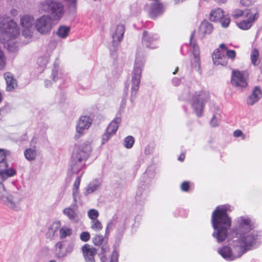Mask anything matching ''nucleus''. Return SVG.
I'll return each instance as SVG.
<instances>
[{
    "label": "nucleus",
    "mask_w": 262,
    "mask_h": 262,
    "mask_svg": "<svg viewBox=\"0 0 262 262\" xmlns=\"http://www.w3.org/2000/svg\"><path fill=\"white\" fill-rule=\"evenodd\" d=\"M254 226L248 216L237 217L233 228L235 237L227 246L219 249L218 253L227 260L232 261L241 257L247 251L257 248L262 242L259 233L253 231Z\"/></svg>",
    "instance_id": "nucleus-1"
},
{
    "label": "nucleus",
    "mask_w": 262,
    "mask_h": 262,
    "mask_svg": "<svg viewBox=\"0 0 262 262\" xmlns=\"http://www.w3.org/2000/svg\"><path fill=\"white\" fill-rule=\"evenodd\" d=\"M228 211H231L230 206L226 204L217 206L212 213L211 221L214 229L212 236L219 243L225 241L231 226V219L227 214Z\"/></svg>",
    "instance_id": "nucleus-2"
},
{
    "label": "nucleus",
    "mask_w": 262,
    "mask_h": 262,
    "mask_svg": "<svg viewBox=\"0 0 262 262\" xmlns=\"http://www.w3.org/2000/svg\"><path fill=\"white\" fill-rule=\"evenodd\" d=\"M20 29L17 24L12 19L0 16V42L11 52L17 50V38Z\"/></svg>",
    "instance_id": "nucleus-3"
},
{
    "label": "nucleus",
    "mask_w": 262,
    "mask_h": 262,
    "mask_svg": "<svg viewBox=\"0 0 262 262\" xmlns=\"http://www.w3.org/2000/svg\"><path fill=\"white\" fill-rule=\"evenodd\" d=\"M91 150V142L90 141H84L75 145L70 163L73 173H76L83 168Z\"/></svg>",
    "instance_id": "nucleus-4"
},
{
    "label": "nucleus",
    "mask_w": 262,
    "mask_h": 262,
    "mask_svg": "<svg viewBox=\"0 0 262 262\" xmlns=\"http://www.w3.org/2000/svg\"><path fill=\"white\" fill-rule=\"evenodd\" d=\"M209 98V94L206 91L195 92L191 88L184 89L179 99L182 100H192V107L198 117L202 116L205 102Z\"/></svg>",
    "instance_id": "nucleus-5"
},
{
    "label": "nucleus",
    "mask_w": 262,
    "mask_h": 262,
    "mask_svg": "<svg viewBox=\"0 0 262 262\" xmlns=\"http://www.w3.org/2000/svg\"><path fill=\"white\" fill-rule=\"evenodd\" d=\"M24 196L19 191H13L10 194L7 193L5 187L0 182V204L9 209L16 212L21 211L24 207Z\"/></svg>",
    "instance_id": "nucleus-6"
},
{
    "label": "nucleus",
    "mask_w": 262,
    "mask_h": 262,
    "mask_svg": "<svg viewBox=\"0 0 262 262\" xmlns=\"http://www.w3.org/2000/svg\"><path fill=\"white\" fill-rule=\"evenodd\" d=\"M144 61L142 58L136 57L133 71L130 75V79L127 84L125 85V91L124 95L126 97L128 95V90L130 85V101L133 103L137 96L139 89L142 72L144 68Z\"/></svg>",
    "instance_id": "nucleus-7"
},
{
    "label": "nucleus",
    "mask_w": 262,
    "mask_h": 262,
    "mask_svg": "<svg viewBox=\"0 0 262 262\" xmlns=\"http://www.w3.org/2000/svg\"><path fill=\"white\" fill-rule=\"evenodd\" d=\"M38 11L40 13H49L53 21H59L63 16L65 11L64 5L55 0H44L39 3Z\"/></svg>",
    "instance_id": "nucleus-8"
},
{
    "label": "nucleus",
    "mask_w": 262,
    "mask_h": 262,
    "mask_svg": "<svg viewBox=\"0 0 262 262\" xmlns=\"http://www.w3.org/2000/svg\"><path fill=\"white\" fill-rule=\"evenodd\" d=\"M53 26V21L49 14H43L35 20V30L41 35L50 34Z\"/></svg>",
    "instance_id": "nucleus-9"
},
{
    "label": "nucleus",
    "mask_w": 262,
    "mask_h": 262,
    "mask_svg": "<svg viewBox=\"0 0 262 262\" xmlns=\"http://www.w3.org/2000/svg\"><path fill=\"white\" fill-rule=\"evenodd\" d=\"M245 19L237 23L238 27L243 30H247L251 28L253 25L258 20L259 17V11L257 8H252L245 10Z\"/></svg>",
    "instance_id": "nucleus-10"
},
{
    "label": "nucleus",
    "mask_w": 262,
    "mask_h": 262,
    "mask_svg": "<svg viewBox=\"0 0 262 262\" xmlns=\"http://www.w3.org/2000/svg\"><path fill=\"white\" fill-rule=\"evenodd\" d=\"M35 20L33 16L27 14L22 16L20 18L22 35L29 40L32 38L34 34Z\"/></svg>",
    "instance_id": "nucleus-11"
},
{
    "label": "nucleus",
    "mask_w": 262,
    "mask_h": 262,
    "mask_svg": "<svg viewBox=\"0 0 262 262\" xmlns=\"http://www.w3.org/2000/svg\"><path fill=\"white\" fill-rule=\"evenodd\" d=\"M8 155H10L9 150L0 148V179L2 181H5L16 174V171L14 169L8 168V165L6 158Z\"/></svg>",
    "instance_id": "nucleus-12"
},
{
    "label": "nucleus",
    "mask_w": 262,
    "mask_h": 262,
    "mask_svg": "<svg viewBox=\"0 0 262 262\" xmlns=\"http://www.w3.org/2000/svg\"><path fill=\"white\" fill-rule=\"evenodd\" d=\"M125 26L122 24H119L112 29V45L110 47L111 51H115L117 50L119 43L123 39L125 32Z\"/></svg>",
    "instance_id": "nucleus-13"
},
{
    "label": "nucleus",
    "mask_w": 262,
    "mask_h": 262,
    "mask_svg": "<svg viewBox=\"0 0 262 262\" xmlns=\"http://www.w3.org/2000/svg\"><path fill=\"white\" fill-rule=\"evenodd\" d=\"M92 119L89 116H81L76 123V133L75 138L78 139L83 136L92 125Z\"/></svg>",
    "instance_id": "nucleus-14"
},
{
    "label": "nucleus",
    "mask_w": 262,
    "mask_h": 262,
    "mask_svg": "<svg viewBox=\"0 0 262 262\" xmlns=\"http://www.w3.org/2000/svg\"><path fill=\"white\" fill-rule=\"evenodd\" d=\"M195 34V31H193L191 33L190 38V50L192 52L193 56V61L192 62V67L199 74H201V60L200 57V49L198 45H196L193 38Z\"/></svg>",
    "instance_id": "nucleus-15"
},
{
    "label": "nucleus",
    "mask_w": 262,
    "mask_h": 262,
    "mask_svg": "<svg viewBox=\"0 0 262 262\" xmlns=\"http://www.w3.org/2000/svg\"><path fill=\"white\" fill-rule=\"evenodd\" d=\"M159 36L158 34L148 31H144L142 38V44L144 47L150 49H155L158 47V42Z\"/></svg>",
    "instance_id": "nucleus-16"
},
{
    "label": "nucleus",
    "mask_w": 262,
    "mask_h": 262,
    "mask_svg": "<svg viewBox=\"0 0 262 262\" xmlns=\"http://www.w3.org/2000/svg\"><path fill=\"white\" fill-rule=\"evenodd\" d=\"M248 75L245 72L233 71L231 82L233 86L238 88H245L247 85Z\"/></svg>",
    "instance_id": "nucleus-17"
},
{
    "label": "nucleus",
    "mask_w": 262,
    "mask_h": 262,
    "mask_svg": "<svg viewBox=\"0 0 262 262\" xmlns=\"http://www.w3.org/2000/svg\"><path fill=\"white\" fill-rule=\"evenodd\" d=\"M76 204L75 203L74 205H71L65 208L62 210L63 214L73 223H77L81 219V215L77 209Z\"/></svg>",
    "instance_id": "nucleus-18"
},
{
    "label": "nucleus",
    "mask_w": 262,
    "mask_h": 262,
    "mask_svg": "<svg viewBox=\"0 0 262 262\" xmlns=\"http://www.w3.org/2000/svg\"><path fill=\"white\" fill-rule=\"evenodd\" d=\"M81 250L85 262H96L97 250L95 248L89 244H85Z\"/></svg>",
    "instance_id": "nucleus-19"
},
{
    "label": "nucleus",
    "mask_w": 262,
    "mask_h": 262,
    "mask_svg": "<svg viewBox=\"0 0 262 262\" xmlns=\"http://www.w3.org/2000/svg\"><path fill=\"white\" fill-rule=\"evenodd\" d=\"M101 260L102 262H106V256L110 252V246L107 243H104L101 248ZM119 254L118 251L114 250L111 255L110 262H118Z\"/></svg>",
    "instance_id": "nucleus-20"
},
{
    "label": "nucleus",
    "mask_w": 262,
    "mask_h": 262,
    "mask_svg": "<svg viewBox=\"0 0 262 262\" xmlns=\"http://www.w3.org/2000/svg\"><path fill=\"white\" fill-rule=\"evenodd\" d=\"M212 60L214 64L226 66L227 64V57L223 50L216 49L212 54Z\"/></svg>",
    "instance_id": "nucleus-21"
},
{
    "label": "nucleus",
    "mask_w": 262,
    "mask_h": 262,
    "mask_svg": "<svg viewBox=\"0 0 262 262\" xmlns=\"http://www.w3.org/2000/svg\"><path fill=\"white\" fill-rule=\"evenodd\" d=\"M213 30L212 24L204 20L201 24L198 31V35L200 38H204L206 35L210 34Z\"/></svg>",
    "instance_id": "nucleus-22"
},
{
    "label": "nucleus",
    "mask_w": 262,
    "mask_h": 262,
    "mask_svg": "<svg viewBox=\"0 0 262 262\" xmlns=\"http://www.w3.org/2000/svg\"><path fill=\"white\" fill-rule=\"evenodd\" d=\"M163 12L164 8L161 4L157 2L151 3L149 11V15L150 18L155 19L161 15Z\"/></svg>",
    "instance_id": "nucleus-23"
},
{
    "label": "nucleus",
    "mask_w": 262,
    "mask_h": 262,
    "mask_svg": "<svg viewBox=\"0 0 262 262\" xmlns=\"http://www.w3.org/2000/svg\"><path fill=\"white\" fill-rule=\"evenodd\" d=\"M262 93L260 88L258 86L253 88L252 92L247 99V103L249 105H253L258 102L261 97Z\"/></svg>",
    "instance_id": "nucleus-24"
},
{
    "label": "nucleus",
    "mask_w": 262,
    "mask_h": 262,
    "mask_svg": "<svg viewBox=\"0 0 262 262\" xmlns=\"http://www.w3.org/2000/svg\"><path fill=\"white\" fill-rule=\"evenodd\" d=\"M4 78L7 83L6 89L8 91H11L17 86L16 79L14 78L13 75L7 72L4 74Z\"/></svg>",
    "instance_id": "nucleus-25"
},
{
    "label": "nucleus",
    "mask_w": 262,
    "mask_h": 262,
    "mask_svg": "<svg viewBox=\"0 0 262 262\" xmlns=\"http://www.w3.org/2000/svg\"><path fill=\"white\" fill-rule=\"evenodd\" d=\"M101 184V182L98 179H94L90 182L88 186L84 189V195H88L90 193H92L96 191Z\"/></svg>",
    "instance_id": "nucleus-26"
},
{
    "label": "nucleus",
    "mask_w": 262,
    "mask_h": 262,
    "mask_svg": "<svg viewBox=\"0 0 262 262\" xmlns=\"http://www.w3.org/2000/svg\"><path fill=\"white\" fill-rule=\"evenodd\" d=\"M71 27L66 25H61L57 28L56 35L60 39H66L70 35Z\"/></svg>",
    "instance_id": "nucleus-27"
},
{
    "label": "nucleus",
    "mask_w": 262,
    "mask_h": 262,
    "mask_svg": "<svg viewBox=\"0 0 262 262\" xmlns=\"http://www.w3.org/2000/svg\"><path fill=\"white\" fill-rule=\"evenodd\" d=\"M83 174V172L81 173L80 176L77 177L73 185V192L72 196L73 198V201L74 203H76L77 202V198L79 196V188L81 182V179L82 176Z\"/></svg>",
    "instance_id": "nucleus-28"
},
{
    "label": "nucleus",
    "mask_w": 262,
    "mask_h": 262,
    "mask_svg": "<svg viewBox=\"0 0 262 262\" xmlns=\"http://www.w3.org/2000/svg\"><path fill=\"white\" fill-rule=\"evenodd\" d=\"M224 11L220 8L212 10L209 14V19L212 21H220L224 16Z\"/></svg>",
    "instance_id": "nucleus-29"
},
{
    "label": "nucleus",
    "mask_w": 262,
    "mask_h": 262,
    "mask_svg": "<svg viewBox=\"0 0 262 262\" xmlns=\"http://www.w3.org/2000/svg\"><path fill=\"white\" fill-rule=\"evenodd\" d=\"M121 118H115L109 124L106 131L111 134L114 135L119 127V125L121 122Z\"/></svg>",
    "instance_id": "nucleus-30"
},
{
    "label": "nucleus",
    "mask_w": 262,
    "mask_h": 262,
    "mask_svg": "<svg viewBox=\"0 0 262 262\" xmlns=\"http://www.w3.org/2000/svg\"><path fill=\"white\" fill-rule=\"evenodd\" d=\"M24 156L28 161L35 160L37 156V151L35 147L27 148L24 151Z\"/></svg>",
    "instance_id": "nucleus-31"
},
{
    "label": "nucleus",
    "mask_w": 262,
    "mask_h": 262,
    "mask_svg": "<svg viewBox=\"0 0 262 262\" xmlns=\"http://www.w3.org/2000/svg\"><path fill=\"white\" fill-rule=\"evenodd\" d=\"M52 81L54 82L63 78V73L58 66H55L52 74Z\"/></svg>",
    "instance_id": "nucleus-32"
},
{
    "label": "nucleus",
    "mask_w": 262,
    "mask_h": 262,
    "mask_svg": "<svg viewBox=\"0 0 262 262\" xmlns=\"http://www.w3.org/2000/svg\"><path fill=\"white\" fill-rule=\"evenodd\" d=\"M49 61V58L48 57H39L37 61V72L41 73L45 70L47 63Z\"/></svg>",
    "instance_id": "nucleus-33"
},
{
    "label": "nucleus",
    "mask_w": 262,
    "mask_h": 262,
    "mask_svg": "<svg viewBox=\"0 0 262 262\" xmlns=\"http://www.w3.org/2000/svg\"><path fill=\"white\" fill-rule=\"evenodd\" d=\"M213 110L216 112L215 114H214L212 119L210 120V123L211 126L216 127L219 125V120L221 117L220 110L219 107L217 106L214 105Z\"/></svg>",
    "instance_id": "nucleus-34"
},
{
    "label": "nucleus",
    "mask_w": 262,
    "mask_h": 262,
    "mask_svg": "<svg viewBox=\"0 0 262 262\" xmlns=\"http://www.w3.org/2000/svg\"><path fill=\"white\" fill-rule=\"evenodd\" d=\"M72 229L66 226H62L59 229V236L61 239H64L71 236L72 234Z\"/></svg>",
    "instance_id": "nucleus-35"
},
{
    "label": "nucleus",
    "mask_w": 262,
    "mask_h": 262,
    "mask_svg": "<svg viewBox=\"0 0 262 262\" xmlns=\"http://www.w3.org/2000/svg\"><path fill=\"white\" fill-rule=\"evenodd\" d=\"M220 48L225 52V55L227 58H230L231 60L234 59L236 56V52L233 50H228L224 44H221Z\"/></svg>",
    "instance_id": "nucleus-36"
},
{
    "label": "nucleus",
    "mask_w": 262,
    "mask_h": 262,
    "mask_svg": "<svg viewBox=\"0 0 262 262\" xmlns=\"http://www.w3.org/2000/svg\"><path fill=\"white\" fill-rule=\"evenodd\" d=\"M91 228L95 232L100 231L103 228L101 222L98 220L91 221Z\"/></svg>",
    "instance_id": "nucleus-37"
},
{
    "label": "nucleus",
    "mask_w": 262,
    "mask_h": 262,
    "mask_svg": "<svg viewBox=\"0 0 262 262\" xmlns=\"http://www.w3.org/2000/svg\"><path fill=\"white\" fill-rule=\"evenodd\" d=\"M250 58L251 60L252 63L254 66H257L259 63V52L256 49L252 50L251 54L250 55Z\"/></svg>",
    "instance_id": "nucleus-38"
},
{
    "label": "nucleus",
    "mask_w": 262,
    "mask_h": 262,
    "mask_svg": "<svg viewBox=\"0 0 262 262\" xmlns=\"http://www.w3.org/2000/svg\"><path fill=\"white\" fill-rule=\"evenodd\" d=\"M135 142V140L133 137L128 136L125 137L124 139L123 145L127 149L131 148Z\"/></svg>",
    "instance_id": "nucleus-39"
},
{
    "label": "nucleus",
    "mask_w": 262,
    "mask_h": 262,
    "mask_svg": "<svg viewBox=\"0 0 262 262\" xmlns=\"http://www.w3.org/2000/svg\"><path fill=\"white\" fill-rule=\"evenodd\" d=\"M61 222L57 221L53 223L51 227L49 229V232L52 233V236H54L55 233L60 229Z\"/></svg>",
    "instance_id": "nucleus-40"
},
{
    "label": "nucleus",
    "mask_w": 262,
    "mask_h": 262,
    "mask_svg": "<svg viewBox=\"0 0 262 262\" xmlns=\"http://www.w3.org/2000/svg\"><path fill=\"white\" fill-rule=\"evenodd\" d=\"M88 215L89 219L92 221L97 220L99 215V213L96 209H91L88 211Z\"/></svg>",
    "instance_id": "nucleus-41"
},
{
    "label": "nucleus",
    "mask_w": 262,
    "mask_h": 262,
    "mask_svg": "<svg viewBox=\"0 0 262 262\" xmlns=\"http://www.w3.org/2000/svg\"><path fill=\"white\" fill-rule=\"evenodd\" d=\"M219 21L221 23L222 26L225 28L229 26L230 23V19L228 15H224Z\"/></svg>",
    "instance_id": "nucleus-42"
},
{
    "label": "nucleus",
    "mask_w": 262,
    "mask_h": 262,
    "mask_svg": "<svg viewBox=\"0 0 262 262\" xmlns=\"http://www.w3.org/2000/svg\"><path fill=\"white\" fill-rule=\"evenodd\" d=\"M6 63V58L5 54L0 47V70H3Z\"/></svg>",
    "instance_id": "nucleus-43"
},
{
    "label": "nucleus",
    "mask_w": 262,
    "mask_h": 262,
    "mask_svg": "<svg viewBox=\"0 0 262 262\" xmlns=\"http://www.w3.org/2000/svg\"><path fill=\"white\" fill-rule=\"evenodd\" d=\"M104 240V237L102 235L99 234H96L93 239V242L96 246L101 245Z\"/></svg>",
    "instance_id": "nucleus-44"
},
{
    "label": "nucleus",
    "mask_w": 262,
    "mask_h": 262,
    "mask_svg": "<svg viewBox=\"0 0 262 262\" xmlns=\"http://www.w3.org/2000/svg\"><path fill=\"white\" fill-rule=\"evenodd\" d=\"M243 15H245V11L239 9L234 10L232 13V16L234 19L238 18Z\"/></svg>",
    "instance_id": "nucleus-45"
},
{
    "label": "nucleus",
    "mask_w": 262,
    "mask_h": 262,
    "mask_svg": "<svg viewBox=\"0 0 262 262\" xmlns=\"http://www.w3.org/2000/svg\"><path fill=\"white\" fill-rule=\"evenodd\" d=\"M80 238L83 242H88L90 238V234L88 232H82L80 234Z\"/></svg>",
    "instance_id": "nucleus-46"
},
{
    "label": "nucleus",
    "mask_w": 262,
    "mask_h": 262,
    "mask_svg": "<svg viewBox=\"0 0 262 262\" xmlns=\"http://www.w3.org/2000/svg\"><path fill=\"white\" fill-rule=\"evenodd\" d=\"M113 136V135L106 131L105 133L102 136V143L104 144L107 142Z\"/></svg>",
    "instance_id": "nucleus-47"
},
{
    "label": "nucleus",
    "mask_w": 262,
    "mask_h": 262,
    "mask_svg": "<svg viewBox=\"0 0 262 262\" xmlns=\"http://www.w3.org/2000/svg\"><path fill=\"white\" fill-rule=\"evenodd\" d=\"M254 3V0H241L240 4L243 7H249L253 5Z\"/></svg>",
    "instance_id": "nucleus-48"
},
{
    "label": "nucleus",
    "mask_w": 262,
    "mask_h": 262,
    "mask_svg": "<svg viewBox=\"0 0 262 262\" xmlns=\"http://www.w3.org/2000/svg\"><path fill=\"white\" fill-rule=\"evenodd\" d=\"M181 189L183 191H188L189 189V184L188 182H184L181 185Z\"/></svg>",
    "instance_id": "nucleus-49"
},
{
    "label": "nucleus",
    "mask_w": 262,
    "mask_h": 262,
    "mask_svg": "<svg viewBox=\"0 0 262 262\" xmlns=\"http://www.w3.org/2000/svg\"><path fill=\"white\" fill-rule=\"evenodd\" d=\"M233 135L235 137H242L243 139H245V135L243 134V132L240 130H236L234 132Z\"/></svg>",
    "instance_id": "nucleus-50"
},
{
    "label": "nucleus",
    "mask_w": 262,
    "mask_h": 262,
    "mask_svg": "<svg viewBox=\"0 0 262 262\" xmlns=\"http://www.w3.org/2000/svg\"><path fill=\"white\" fill-rule=\"evenodd\" d=\"M55 253L57 258H62L67 255V253L62 251V250L60 251L55 250Z\"/></svg>",
    "instance_id": "nucleus-51"
},
{
    "label": "nucleus",
    "mask_w": 262,
    "mask_h": 262,
    "mask_svg": "<svg viewBox=\"0 0 262 262\" xmlns=\"http://www.w3.org/2000/svg\"><path fill=\"white\" fill-rule=\"evenodd\" d=\"M112 223L111 222L108 223L106 227L105 236L107 237L110 233V228L111 227Z\"/></svg>",
    "instance_id": "nucleus-52"
},
{
    "label": "nucleus",
    "mask_w": 262,
    "mask_h": 262,
    "mask_svg": "<svg viewBox=\"0 0 262 262\" xmlns=\"http://www.w3.org/2000/svg\"><path fill=\"white\" fill-rule=\"evenodd\" d=\"M53 84V82L51 80L49 79H45V86L46 88H50L52 86Z\"/></svg>",
    "instance_id": "nucleus-53"
},
{
    "label": "nucleus",
    "mask_w": 262,
    "mask_h": 262,
    "mask_svg": "<svg viewBox=\"0 0 262 262\" xmlns=\"http://www.w3.org/2000/svg\"><path fill=\"white\" fill-rule=\"evenodd\" d=\"M172 83L173 85L177 86L180 83V80L178 78H174L172 80Z\"/></svg>",
    "instance_id": "nucleus-54"
},
{
    "label": "nucleus",
    "mask_w": 262,
    "mask_h": 262,
    "mask_svg": "<svg viewBox=\"0 0 262 262\" xmlns=\"http://www.w3.org/2000/svg\"><path fill=\"white\" fill-rule=\"evenodd\" d=\"M63 248V245L61 242H58L55 245V250L60 251Z\"/></svg>",
    "instance_id": "nucleus-55"
},
{
    "label": "nucleus",
    "mask_w": 262,
    "mask_h": 262,
    "mask_svg": "<svg viewBox=\"0 0 262 262\" xmlns=\"http://www.w3.org/2000/svg\"><path fill=\"white\" fill-rule=\"evenodd\" d=\"M68 2L71 4V5L75 8L77 4V0H67Z\"/></svg>",
    "instance_id": "nucleus-56"
},
{
    "label": "nucleus",
    "mask_w": 262,
    "mask_h": 262,
    "mask_svg": "<svg viewBox=\"0 0 262 262\" xmlns=\"http://www.w3.org/2000/svg\"><path fill=\"white\" fill-rule=\"evenodd\" d=\"M73 246L72 245H69L67 248V250H66V253L67 254L68 253H71L72 250H73Z\"/></svg>",
    "instance_id": "nucleus-57"
},
{
    "label": "nucleus",
    "mask_w": 262,
    "mask_h": 262,
    "mask_svg": "<svg viewBox=\"0 0 262 262\" xmlns=\"http://www.w3.org/2000/svg\"><path fill=\"white\" fill-rule=\"evenodd\" d=\"M184 159H185V155L183 154H181L178 158V160L181 162H182L184 161Z\"/></svg>",
    "instance_id": "nucleus-58"
},
{
    "label": "nucleus",
    "mask_w": 262,
    "mask_h": 262,
    "mask_svg": "<svg viewBox=\"0 0 262 262\" xmlns=\"http://www.w3.org/2000/svg\"><path fill=\"white\" fill-rule=\"evenodd\" d=\"M10 13L12 16H15L17 14V11L16 10L13 9L11 10Z\"/></svg>",
    "instance_id": "nucleus-59"
},
{
    "label": "nucleus",
    "mask_w": 262,
    "mask_h": 262,
    "mask_svg": "<svg viewBox=\"0 0 262 262\" xmlns=\"http://www.w3.org/2000/svg\"><path fill=\"white\" fill-rule=\"evenodd\" d=\"M125 103H126V98H123L121 101V104L122 106H123L125 104Z\"/></svg>",
    "instance_id": "nucleus-60"
},
{
    "label": "nucleus",
    "mask_w": 262,
    "mask_h": 262,
    "mask_svg": "<svg viewBox=\"0 0 262 262\" xmlns=\"http://www.w3.org/2000/svg\"><path fill=\"white\" fill-rule=\"evenodd\" d=\"M174 1H175L176 3H179L180 2H182L184 1L185 0H174Z\"/></svg>",
    "instance_id": "nucleus-61"
},
{
    "label": "nucleus",
    "mask_w": 262,
    "mask_h": 262,
    "mask_svg": "<svg viewBox=\"0 0 262 262\" xmlns=\"http://www.w3.org/2000/svg\"><path fill=\"white\" fill-rule=\"evenodd\" d=\"M178 70H179V68L177 67L176 68V69L175 70V71L173 72V74H176L177 73V72L178 71Z\"/></svg>",
    "instance_id": "nucleus-62"
},
{
    "label": "nucleus",
    "mask_w": 262,
    "mask_h": 262,
    "mask_svg": "<svg viewBox=\"0 0 262 262\" xmlns=\"http://www.w3.org/2000/svg\"><path fill=\"white\" fill-rule=\"evenodd\" d=\"M49 262H56V260H51V261H50Z\"/></svg>",
    "instance_id": "nucleus-63"
},
{
    "label": "nucleus",
    "mask_w": 262,
    "mask_h": 262,
    "mask_svg": "<svg viewBox=\"0 0 262 262\" xmlns=\"http://www.w3.org/2000/svg\"><path fill=\"white\" fill-rule=\"evenodd\" d=\"M154 177V174H152V176H151V178H153Z\"/></svg>",
    "instance_id": "nucleus-64"
}]
</instances>
